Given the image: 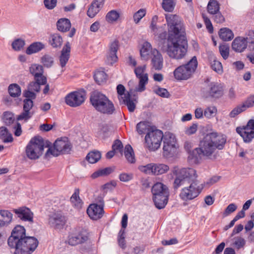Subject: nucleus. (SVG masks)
<instances>
[{
	"instance_id": "63",
	"label": "nucleus",
	"mask_w": 254,
	"mask_h": 254,
	"mask_svg": "<svg viewBox=\"0 0 254 254\" xmlns=\"http://www.w3.org/2000/svg\"><path fill=\"white\" fill-rule=\"evenodd\" d=\"M242 104L246 110L254 106V95L249 97Z\"/></svg>"
},
{
	"instance_id": "26",
	"label": "nucleus",
	"mask_w": 254,
	"mask_h": 254,
	"mask_svg": "<svg viewBox=\"0 0 254 254\" xmlns=\"http://www.w3.org/2000/svg\"><path fill=\"white\" fill-rule=\"evenodd\" d=\"M70 45L67 42L63 47L59 58L60 65L62 67L65 66L70 57Z\"/></svg>"
},
{
	"instance_id": "37",
	"label": "nucleus",
	"mask_w": 254,
	"mask_h": 254,
	"mask_svg": "<svg viewBox=\"0 0 254 254\" xmlns=\"http://www.w3.org/2000/svg\"><path fill=\"white\" fill-rule=\"evenodd\" d=\"M219 37L224 41L231 40L234 38V34L231 30L228 28H222L219 32Z\"/></svg>"
},
{
	"instance_id": "6",
	"label": "nucleus",
	"mask_w": 254,
	"mask_h": 254,
	"mask_svg": "<svg viewBox=\"0 0 254 254\" xmlns=\"http://www.w3.org/2000/svg\"><path fill=\"white\" fill-rule=\"evenodd\" d=\"M197 66L196 57L194 56L185 64L181 65L176 68L174 72V76L178 80H185L191 77Z\"/></svg>"
},
{
	"instance_id": "13",
	"label": "nucleus",
	"mask_w": 254,
	"mask_h": 254,
	"mask_svg": "<svg viewBox=\"0 0 254 254\" xmlns=\"http://www.w3.org/2000/svg\"><path fill=\"white\" fill-rule=\"evenodd\" d=\"M165 18L168 27L169 36H180L183 25L181 17L176 14H168L165 15Z\"/></svg>"
},
{
	"instance_id": "49",
	"label": "nucleus",
	"mask_w": 254,
	"mask_h": 254,
	"mask_svg": "<svg viewBox=\"0 0 254 254\" xmlns=\"http://www.w3.org/2000/svg\"><path fill=\"white\" fill-rule=\"evenodd\" d=\"M146 10L145 8H141L135 12L133 15V21L135 24H138L140 20L145 16Z\"/></svg>"
},
{
	"instance_id": "30",
	"label": "nucleus",
	"mask_w": 254,
	"mask_h": 254,
	"mask_svg": "<svg viewBox=\"0 0 254 254\" xmlns=\"http://www.w3.org/2000/svg\"><path fill=\"white\" fill-rule=\"evenodd\" d=\"M29 71L34 78H46L43 75L44 69L41 65L35 64H31L29 67Z\"/></svg>"
},
{
	"instance_id": "11",
	"label": "nucleus",
	"mask_w": 254,
	"mask_h": 254,
	"mask_svg": "<svg viewBox=\"0 0 254 254\" xmlns=\"http://www.w3.org/2000/svg\"><path fill=\"white\" fill-rule=\"evenodd\" d=\"M15 249V254H31L38 245V240L33 237H26Z\"/></svg>"
},
{
	"instance_id": "40",
	"label": "nucleus",
	"mask_w": 254,
	"mask_h": 254,
	"mask_svg": "<svg viewBox=\"0 0 254 254\" xmlns=\"http://www.w3.org/2000/svg\"><path fill=\"white\" fill-rule=\"evenodd\" d=\"M8 90L9 95L13 97H17L21 94V88L16 83L10 84L8 86Z\"/></svg>"
},
{
	"instance_id": "46",
	"label": "nucleus",
	"mask_w": 254,
	"mask_h": 254,
	"mask_svg": "<svg viewBox=\"0 0 254 254\" xmlns=\"http://www.w3.org/2000/svg\"><path fill=\"white\" fill-rule=\"evenodd\" d=\"M119 17L120 14L117 11L112 10L107 13L105 19L108 23H112L117 21Z\"/></svg>"
},
{
	"instance_id": "2",
	"label": "nucleus",
	"mask_w": 254,
	"mask_h": 254,
	"mask_svg": "<svg viewBox=\"0 0 254 254\" xmlns=\"http://www.w3.org/2000/svg\"><path fill=\"white\" fill-rule=\"evenodd\" d=\"M90 100L94 108L102 114L111 115L115 111L112 102L105 95L99 92H93L90 95Z\"/></svg>"
},
{
	"instance_id": "61",
	"label": "nucleus",
	"mask_w": 254,
	"mask_h": 254,
	"mask_svg": "<svg viewBox=\"0 0 254 254\" xmlns=\"http://www.w3.org/2000/svg\"><path fill=\"white\" fill-rule=\"evenodd\" d=\"M125 230H121L119 233V236L118 238V243L119 246L123 249L126 247V241L125 240Z\"/></svg>"
},
{
	"instance_id": "43",
	"label": "nucleus",
	"mask_w": 254,
	"mask_h": 254,
	"mask_svg": "<svg viewBox=\"0 0 254 254\" xmlns=\"http://www.w3.org/2000/svg\"><path fill=\"white\" fill-rule=\"evenodd\" d=\"M220 5L216 0H210L207 5L208 12L210 14L216 13L219 11Z\"/></svg>"
},
{
	"instance_id": "56",
	"label": "nucleus",
	"mask_w": 254,
	"mask_h": 254,
	"mask_svg": "<svg viewBox=\"0 0 254 254\" xmlns=\"http://www.w3.org/2000/svg\"><path fill=\"white\" fill-rule=\"evenodd\" d=\"M33 115V112H32L23 110V112L17 116V120L18 121L24 120L25 121H27L32 117Z\"/></svg>"
},
{
	"instance_id": "60",
	"label": "nucleus",
	"mask_w": 254,
	"mask_h": 254,
	"mask_svg": "<svg viewBox=\"0 0 254 254\" xmlns=\"http://www.w3.org/2000/svg\"><path fill=\"white\" fill-rule=\"evenodd\" d=\"M119 48V42L118 40H114L111 42L109 45V52L117 54Z\"/></svg>"
},
{
	"instance_id": "39",
	"label": "nucleus",
	"mask_w": 254,
	"mask_h": 254,
	"mask_svg": "<svg viewBox=\"0 0 254 254\" xmlns=\"http://www.w3.org/2000/svg\"><path fill=\"white\" fill-rule=\"evenodd\" d=\"M125 155L129 163H134L135 162L134 154L132 148L130 145H127L125 149Z\"/></svg>"
},
{
	"instance_id": "33",
	"label": "nucleus",
	"mask_w": 254,
	"mask_h": 254,
	"mask_svg": "<svg viewBox=\"0 0 254 254\" xmlns=\"http://www.w3.org/2000/svg\"><path fill=\"white\" fill-rule=\"evenodd\" d=\"M136 130L139 134H143L152 129L150 124L148 122L143 121L138 123L136 126Z\"/></svg>"
},
{
	"instance_id": "15",
	"label": "nucleus",
	"mask_w": 254,
	"mask_h": 254,
	"mask_svg": "<svg viewBox=\"0 0 254 254\" xmlns=\"http://www.w3.org/2000/svg\"><path fill=\"white\" fill-rule=\"evenodd\" d=\"M26 237L24 227L17 225L13 229L11 236L8 239V245L11 248L15 249Z\"/></svg>"
},
{
	"instance_id": "32",
	"label": "nucleus",
	"mask_w": 254,
	"mask_h": 254,
	"mask_svg": "<svg viewBox=\"0 0 254 254\" xmlns=\"http://www.w3.org/2000/svg\"><path fill=\"white\" fill-rule=\"evenodd\" d=\"M57 29L62 32H66L69 30L71 27L70 20L67 18H61L57 22Z\"/></svg>"
},
{
	"instance_id": "21",
	"label": "nucleus",
	"mask_w": 254,
	"mask_h": 254,
	"mask_svg": "<svg viewBox=\"0 0 254 254\" xmlns=\"http://www.w3.org/2000/svg\"><path fill=\"white\" fill-rule=\"evenodd\" d=\"M13 212L15 213L18 218L23 221H28L30 223L33 222V213L31 210L26 207L22 206L17 209H14Z\"/></svg>"
},
{
	"instance_id": "51",
	"label": "nucleus",
	"mask_w": 254,
	"mask_h": 254,
	"mask_svg": "<svg viewBox=\"0 0 254 254\" xmlns=\"http://www.w3.org/2000/svg\"><path fill=\"white\" fill-rule=\"evenodd\" d=\"M217 111V109L214 106L208 107L204 110V115L206 118L210 119L215 116Z\"/></svg>"
},
{
	"instance_id": "10",
	"label": "nucleus",
	"mask_w": 254,
	"mask_h": 254,
	"mask_svg": "<svg viewBox=\"0 0 254 254\" xmlns=\"http://www.w3.org/2000/svg\"><path fill=\"white\" fill-rule=\"evenodd\" d=\"M216 149L211 143V140L205 135L202 140L200 141L199 147L194 149L193 153H197L200 157L201 156L211 159L215 158L214 153Z\"/></svg>"
},
{
	"instance_id": "8",
	"label": "nucleus",
	"mask_w": 254,
	"mask_h": 254,
	"mask_svg": "<svg viewBox=\"0 0 254 254\" xmlns=\"http://www.w3.org/2000/svg\"><path fill=\"white\" fill-rule=\"evenodd\" d=\"M72 145L67 138L57 139L53 145L49 142V154L54 156H58L60 154H68L71 150Z\"/></svg>"
},
{
	"instance_id": "27",
	"label": "nucleus",
	"mask_w": 254,
	"mask_h": 254,
	"mask_svg": "<svg viewBox=\"0 0 254 254\" xmlns=\"http://www.w3.org/2000/svg\"><path fill=\"white\" fill-rule=\"evenodd\" d=\"M150 28L153 34L155 36H157V38L159 40L166 39L167 35V32L166 30L165 24L158 27L156 24L152 21L150 25Z\"/></svg>"
},
{
	"instance_id": "20",
	"label": "nucleus",
	"mask_w": 254,
	"mask_h": 254,
	"mask_svg": "<svg viewBox=\"0 0 254 254\" xmlns=\"http://www.w3.org/2000/svg\"><path fill=\"white\" fill-rule=\"evenodd\" d=\"M151 69L155 70H161L163 67V58L160 52L154 49L152 56L150 57Z\"/></svg>"
},
{
	"instance_id": "45",
	"label": "nucleus",
	"mask_w": 254,
	"mask_h": 254,
	"mask_svg": "<svg viewBox=\"0 0 254 254\" xmlns=\"http://www.w3.org/2000/svg\"><path fill=\"white\" fill-rule=\"evenodd\" d=\"M154 163H149L145 165H139L138 169L142 173L149 175H153Z\"/></svg>"
},
{
	"instance_id": "62",
	"label": "nucleus",
	"mask_w": 254,
	"mask_h": 254,
	"mask_svg": "<svg viewBox=\"0 0 254 254\" xmlns=\"http://www.w3.org/2000/svg\"><path fill=\"white\" fill-rule=\"evenodd\" d=\"M154 92L156 94L164 98H168L170 95L169 92L165 88L159 87L154 90Z\"/></svg>"
},
{
	"instance_id": "9",
	"label": "nucleus",
	"mask_w": 254,
	"mask_h": 254,
	"mask_svg": "<svg viewBox=\"0 0 254 254\" xmlns=\"http://www.w3.org/2000/svg\"><path fill=\"white\" fill-rule=\"evenodd\" d=\"M163 137V132L159 129L148 131L145 137V146L150 151L158 149L161 145Z\"/></svg>"
},
{
	"instance_id": "23",
	"label": "nucleus",
	"mask_w": 254,
	"mask_h": 254,
	"mask_svg": "<svg viewBox=\"0 0 254 254\" xmlns=\"http://www.w3.org/2000/svg\"><path fill=\"white\" fill-rule=\"evenodd\" d=\"M104 2L105 0H94L88 8L87 15L90 18L94 17L103 7Z\"/></svg>"
},
{
	"instance_id": "24",
	"label": "nucleus",
	"mask_w": 254,
	"mask_h": 254,
	"mask_svg": "<svg viewBox=\"0 0 254 254\" xmlns=\"http://www.w3.org/2000/svg\"><path fill=\"white\" fill-rule=\"evenodd\" d=\"M248 38L243 37H236L232 43V49L236 52H242L247 47Z\"/></svg>"
},
{
	"instance_id": "58",
	"label": "nucleus",
	"mask_w": 254,
	"mask_h": 254,
	"mask_svg": "<svg viewBox=\"0 0 254 254\" xmlns=\"http://www.w3.org/2000/svg\"><path fill=\"white\" fill-rule=\"evenodd\" d=\"M118 60L117 54L108 52L106 62L108 64H113Z\"/></svg>"
},
{
	"instance_id": "41",
	"label": "nucleus",
	"mask_w": 254,
	"mask_h": 254,
	"mask_svg": "<svg viewBox=\"0 0 254 254\" xmlns=\"http://www.w3.org/2000/svg\"><path fill=\"white\" fill-rule=\"evenodd\" d=\"M94 77L97 83L101 84L106 82L107 79V75L103 71L97 70L95 72Z\"/></svg>"
},
{
	"instance_id": "38",
	"label": "nucleus",
	"mask_w": 254,
	"mask_h": 254,
	"mask_svg": "<svg viewBox=\"0 0 254 254\" xmlns=\"http://www.w3.org/2000/svg\"><path fill=\"white\" fill-rule=\"evenodd\" d=\"M63 41V38L59 33H54L50 36L49 43L53 48L60 47Z\"/></svg>"
},
{
	"instance_id": "7",
	"label": "nucleus",
	"mask_w": 254,
	"mask_h": 254,
	"mask_svg": "<svg viewBox=\"0 0 254 254\" xmlns=\"http://www.w3.org/2000/svg\"><path fill=\"white\" fill-rule=\"evenodd\" d=\"M163 155L167 158L172 157L176 154L178 145L175 135L171 132H166L163 137Z\"/></svg>"
},
{
	"instance_id": "14",
	"label": "nucleus",
	"mask_w": 254,
	"mask_h": 254,
	"mask_svg": "<svg viewBox=\"0 0 254 254\" xmlns=\"http://www.w3.org/2000/svg\"><path fill=\"white\" fill-rule=\"evenodd\" d=\"M86 94L84 90L71 92L65 97V103L71 107H77L85 102Z\"/></svg>"
},
{
	"instance_id": "25",
	"label": "nucleus",
	"mask_w": 254,
	"mask_h": 254,
	"mask_svg": "<svg viewBox=\"0 0 254 254\" xmlns=\"http://www.w3.org/2000/svg\"><path fill=\"white\" fill-rule=\"evenodd\" d=\"M222 88L220 84L218 83L212 82L209 85V90L206 97L219 98L222 95Z\"/></svg>"
},
{
	"instance_id": "48",
	"label": "nucleus",
	"mask_w": 254,
	"mask_h": 254,
	"mask_svg": "<svg viewBox=\"0 0 254 254\" xmlns=\"http://www.w3.org/2000/svg\"><path fill=\"white\" fill-rule=\"evenodd\" d=\"M120 104H124L126 105L127 106L128 111L130 112H133L135 109V104L130 100V95L124 97L123 100L120 101Z\"/></svg>"
},
{
	"instance_id": "22",
	"label": "nucleus",
	"mask_w": 254,
	"mask_h": 254,
	"mask_svg": "<svg viewBox=\"0 0 254 254\" xmlns=\"http://www.w3.org/2000/svg\"><path fill=\"white\" fill-rule=\"evenodd\" d=\"M104 213V207L97 203L90 204L87 209V213L92 220H96L101 218Z\"/></svg>"
},
{
	"instance_id": "53",
	"label": "nucleus",
	"mask_w": 254,
	"mask_h": 254,
	"mask_svg": "<svg viewBox=\"0 0 254 254\" xmlns=\"http://www.w3.org/2000/svg\"><path fill=\"white\" fill-rule=\"evenodd\" d=\"M117 90L118 94V98L119 101H121L124 99V97H127V96H129V94L128 93H125V87L122 85L119 84L117 87Z\"/></svg>"
},
{
	"instance_id": "31",
	"label": "nucleus",
	"mask_w": 254,
	"mask_h": 254,
	"mask_svg": "<svg viewBox=\"0 0 254 254\" xmlns=\"http://www.w3.org/2000/svg\"><path fill=\"white\" fill-rule=\"evenodd\" d=\"M45 48V45L40 42L31 44L26 49L25 53L28 55L38 53Z\"/></svg>"
},
{
	"instance_id": "64",
	"label": "nucleus",
	"mask_w": 254,
	"mask_h": 254,
	"mask_svg": "<svg viewBox=\"0 0 254 254\" xmlns=\"http://www.w3.org/2000/svg\"><path fill=\"white\" fill-rule=\"evenodd\" d=\"M33 106V102L30 99H25L23 101V110L31 112L30 110Z\"/></svg>"
},
{
	"instance_id": "35",
	"label": "nucleus",
	"mask_w": 254,
	"mask_h": 254,
	"mask_svg": "<svg viewBox=\"0 0 254 254\" xmlns=\"http://www.w3.org/2000/svg\"><path fill=\"white\" fill-rule=\"evenodd\" d=\"M169 167L163 163H154L153 175L158 176L166 173Z\"/></svg>"
},
{
	"instance_id": "19",
	"label": "nucleus",
	"mask_w": 254,
	"mask_h": 254,
	"mask_svg": "<svg viewBox=\"0 0 254 254\" xmlns=\"http://www.w3.org/2000/svg\"><path fill=\"white\" fill-rule=\"evenodd\" d=\"M206 135L211 140V143L216 150H222L224 148L227 141V137L224 134L213 132Z\"/></svg>"
},
{
	"instance_id": "47",
	"label": "nucleus",
	"mask_w": 254,
	"mask_h": 254,
	"mask_svg": "<svg viewBox=\"0 0 254 254\" xmlns=\"http://www.w3.org/2000/svg\"><path fill=\"white\" fill-rule=\"evenodd\" d=\"M25 45L24 40L21 38L15 39L11 44L12 49L15 51L21 50Z\"/></svg>"
},
{
	"instance_id": "3",
	"label": "nucleus",
	"mask_w": 254,
	"mask_h": 254,
	"mask_svg": "<svg viewBox=\"0 0 254 254\" xmlns=\"http://www.w3.org/2000/svg\"><path fill=\"white\" fill-rule=\"evenodd\" d=\"M172 172L175 176L173 184L175 189H178L181 186L184 185L186 182L189 183L198 182L196 180L197 178L196 172L193 168H179L178 166H175L172 169Z\"/></svg>"
},
{
	"instance_id": "12",
	"label": "nucleus",
	"mask_w": 254,
	"mask_h": 254,
	"mask_svg": "<svg viewBox=\"0 0 254 254\" xmlns=\"http://www.w3.org/2000/svg\"><path fill=\"white\" fill-rule=\"evenodd\" d=\"M203 187L198 184V182H192L188 187L183 188L180 193V197L184 201L193 199L201 192Z\"/></svg>"
},
{
	"instance_id": "55",
	"label": "nucleus",
	"mask_w": 254,
	"mask_h": 254,
	"mask_svg": "<svg viewBox=\"0 0 254 254\" xmlns=\"http://www.w3.org/2000/svg\"><path fill=\"white\" fill-rule=\"evenodd\" d=\"M211 67L213 70L218 73L221 74L223 72V67L221 63L216 60H214L212 62Z\"/></svg>"
},
{
	"instance_id": "4",
	"label": "nucleus",
	"mask_w": 254,
	"mask_h": 254,
	"mask_svg": "<svg viewBox=\"0 0 254 254\" xmlns=\"http://www.w3.org/2000/svg\"><path fill=\"white\" fill-rule=\"evenodd\" d=\"M43 138L39 135L32 137L25 149L27 157L31 160L38 159L43 154L45 146Z\"/></svg>"
},
{
	"instance_id": "17",
	"label": "nucleus",
	"mask_w": 254,
	"mask_h": 254,
	"mask_svg": "<svg viewBox=\"0 0 254 254\" xmlns=\"http://www.w3.org/2000/svg\"><path fill=\"white\" fill-rule=\"evenodd\" d=\"M146 65L144 64L135 67L134 73L137 78L139 80L138 86L136 88V91L141 92L145 90V85L148 81V74L145 72Z\"/></svg>"
},
{
	"instance_id": "16",
	"label": "nucleus",
	"mask_w": 254,
	"mask_h": 254,
	"mask_svg": "<svg viewBox=\"0 0 254 254\" xmlns=\"http://www.w3.org/2000/svg\"><path fill=\"white\" fill-rule=\"evenodd\" d=\"M236 131L243 138L245 142H251L254 138V120H250L245 126L237 127Z\"/></svg>"
},
{
	"instance_id": "34",
	"label": "nucleus",
	"mask_w": 254,
	"mask_h": 254,
	"mask_svg": "<svg viewBox=\"0 0 254 254\" xmlns=\"http://www.w3.org/2000/svg\"><path fill=\"white\" fill-rule=\"evenodd\" d=\"M50 222H52L57 229L61 228L65 223V219L64 216L61 214L54 215L50 218Z\"/></svg>"
},
{
	"instance_id": "1",
	"label": "nucleus",
	"mask_w": 254,
	"mask_h": 254,
	"mask_svg": "<svg viewBox=\"0 0 254 254\" xmlns=\"http://www.w3.org/2000/svg\"><path fill=\"white\" fill-rule=\"evenodd\" d=\"M188 48V41L184 36H168L166 52L170 58L178 60L183 59L187 53Z\"/></svg>"
},
{
	"instance_id": "28",
	"label": "nucleus",
	"mask_w": 254,
	"mask_h": 254,
	"mask_svg": "<svg viewBox=\"0 0 254 254\" xmlns=\"http://www.w3.org/2000/svg\"><path fill=\"white\" fill-rule=\"evenodd\" d=\"M154 49H152L151 45L147 42H144L140 50V54L142 60L147 61L152 56Z\"/></svg>"
},
{
	"instance_id": "29",
	"label": "nucleus",
	"mask_w": 254,
	"mask_h": 254,
	"mask_svg": "<svg viewBox=\"0 0 254 254\" xmlns=\"http://www.w3.org/2000/svg\"><path fill=\"white\" fill-rule=\"evenodd\" d=\"M72 206L77 210L81 209L83 205V202L79 197V190L76 189L70 198Z\"/></svg>"
},
{
	"instance_id": "57",
	"label": "nucleus",
	"mask_w": 254,
	"mask_h": 254,
	"mask_svg": "<svg viewBox=\"0 0 254 254\" xmlns=\"http://www.w3.org/2000/svg\"><path fill=\"white\" fill-rule=\"evenodd\" d=\"M0 215L3 218L2 220H4L9 223H11L12 219V214L7 210H0Z\"/></svg>"
},
{
	"instance_id": "42",
	"label": "nucleus",
	"mask_w": 254,
	"mask_h": 254,
	"mask_svg": "<svg viewBox=\"0 0 254 254\" xmlns=\"http://www.w3.org/2000/svg\"><path fill=\"white\" fill-rule=\"evenodd\" d=\"M101 155L99 151H95L89 152L86 156V160L90 163H95L101 158Z\"/></svg>"
},
{
	"instance_id": "36",
	"label": "nucleus",
	"mask_w": 254,
	"mask_h": 254,
	"mask_svg": "<svg viewBox=\"0 0 254 254\" xmlns=\"http://www.w3.org/2000/svg\"><path fill=\"white\" fill-rule=\"evenodd\" d=\"M35 81L31 82L28 87L29 90L33 91L39 92L40 89V85L46 83L47 78H34Z\"/></svg>"
},
{
	"instance_id": "18",
	"label": "nucleus",
	"mask_w": 254,
	"mask_h": 254,
	"mask_svg": "<svg viewBox=\"0 0 254 254\" xmlns=\"http://www.w3.org/2000/svg\"><path fill=\"white\" fill-rule=\"evenodd\" d=\"M88 238V232L84 230H81L69 234L66 242L69 245L74 246L86 242Z\"/></svg>"
},
{
	"instance_id": "44",
	"label": "nucleus",
	"mask_w": 254,
	"mask_h": 254,
	"mask_svg": "<svg viewBox=\"0 0 254 254\" xmlns=\"http://www.w3.org/2000/svg\"><path fill=\"white\" fill-rule=\"evenodd\" d=\"M176 5L175 0H163L162 7L163 9L167 12H172L174 9Z\"/></svg>"
},
{
	"instance_id": "54",
	"label": "nucleus",
	"mask_w": 254,
	"mask_h": 254,
	"mask_svg": "<svg viewBox=\"0 0 254 254\" xmlns=\"http://www.w3.org/2000/svg\"><path fill=\"white\" fill-rule=\"evenodd\" d=\"M219 51L224 59L226 60L228 58L229 55V47L228 45H220L219 46Z\"/></svg>"
},
{
	"instance_id": "59",
	"label": "nucleus",
	"mask_w": 254,
	"mask_h": 254,
	"mask_svg": "<svg viewBox=\"0 0 254 254\" xmlns=\"http://www.w3.org/2000/svg\"><path fill=\"white\" fill-rule=\"evenodd\" d=\"M237 206L234 203L230 204L225 209L223 213V217H226L236 211Z\"/></svg>"
},
{
	"instance_id": "52",
	"label": "nucleus",
	"mask_w": 254,
	"mask_h": 254,
	"mask_svg": "<svg viewBox=\"0 0 254 254\" xmlns=\"http://www.w3.org/2000/svg\"><path fill=\"white\" fill-rule=\"evenodd\" d=\"M3 120L6 125H9L14 121V115L10 112H5L3 115Z\"/></svg>"
},
{
	"instance_id": "5",
	"label": "nucleus",
	"mask_w": 254,
	"mask_h": 254,
	"mask_svg": "<svg viewBox=\"0 0 254 254\" xmlns=\"http://www.w3.org/2000/svg\"><path fill=\"white\" fill-rule=\"evenodd\" d=\"M153 201L156 207L162 209L167 204L169 192L167 187L161 183H157L152 188Z\"/></svg>"
},
{
	"instance_id": "50",
	"label": "nucleus",
	"mask_w": 254,
	"mask_h": 254,
	"mask_svg": "<svg viewBox=\"0 0 254 254\" xmlns=\"http://www.w3.org/2000/svg\"><path fill=\"white\" fill-rule=\"evenodd\" d=\"M246 109L243 104H240L234 108L229 114L230 118H235L236 116L246 111Z\"/></svg>"
}]
</instances>
